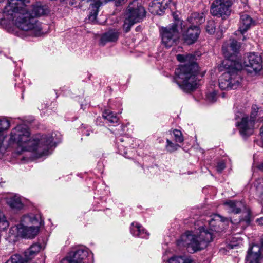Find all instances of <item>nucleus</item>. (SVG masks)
<instances>
[{"mask_svg":"<svg viewBox=\"0 0 263 263\" xmlns=\"http://www.w3.org/2000/svg\"><path fill=\"white\" fill-rule=\"evenodd\" d=\"M240 44L236 40L230 39L228 42L223 43L222 47V51L224 57L226 58L222 62L223 66L234 65L231 63H242L241 60L238 56Z\"/></svg>","mask_w":263,"mask_h":263,"instance_id":"obj_7","label":"nucleus"},{"mask_svg":"<svg viewBox=\"0 0 263 263\" xmlns=\"http://www.w3.org/2000/svg\"><path fill=\"white\" fill-rule=\"evenodd\" d=\"M216 221L217 219L212 218L208 220L209 229L204 226L199 227L195 233L192 231H186L178 240L177 245L191 248L193 252L205 249L213 240V232L218 231L214 224Z\"/></svg>","mask_w":263,"mask_h":263,"instance_id":"obj_3","label":"nucleus"},{"mask_svg":"<svg viewBox=\"0 0 263 263\" xmlns=\"http://www.w3.org/2000/svg\"><path fill=\"white\" fill-rule=\"evenodd\" d=\"M15 87L18 85V87H20L19 85L20 84V82L21 81V83L22 82V79L20 78L19 77H16L15 79Z\"/></svg>","mask_w":263,"mask_h":263,"instance_id":"obj_39","label":"nucleus"},{"mask_svg":"<svg viewBox=\"0 0 263 263\" xmlns=\"http://www.w3.org/2000/svg\"><path fill=\"white\" fill-rule=\"evenodd\" d=\"M177 60L180 62H187L191 59L194 60V56L192 55H184L183 54H178L176 57Z\"/></svg>","mask_w":263,"mask_h":263,"instance_id":"obj_35","label":"nucleus"},{"mask_svg":"<svg viewBox=\"0 0 263 263\" xmlns=\"http://www.w3.org/2000/svg\"><path fill=\"white\" fill-rule=\"evenodd\" d=\"M174 23L160 29L162 44L167 48L175 45L179 38L178 27L182 25V21L175 17Z\"/></svg>","mask_w":263,"mask_h":263,"instance_id":"obj_8","label":"nucleus"},{"mask_svg":"<svg viewBox=\"0 0 263 263\" xmlns=\"http://www.w3.org/2000/svg\"><path fill=\"white\" fill-rule=\"evenodd\" d=\"M174 140L176 142L181 143L183 141L184 139L181 132L178 129L173 130Z\"/></svg>","mask_w":263,"mask_h":263,"instance_id":"obj_32","label":"nucleus"},{"mask_svg":"<svg viewBox=\"0 0 263 263\" xmlns=\"http://www.w3.org/2000/svg\"><path fill=\"white\" fill-rule=\"evenodd\" d=\"M183 40L186 44L192 45L195 43L199 37L201 30L199 26L188 25L187 23L179 25Z\"/></svg>","mask_w":263,"mask_h":263,"instance_id":"obj_10","label":"nucleus"},{"mask_svg":"<svg viewBox=\"0 0 263 263\" xmlns=\"http://www.w3.org/2000/svg\"><path fill=\"white\" fill-rule=\"evenodd\" d=\"M141 29V27L140 26H138L136 28V31H139Z\"/></svg>","mask_w":263,"mask_h":263,"instance_id":"obj_45","label":"nucleus"},{"mask_svg":"<svg viewBox=\"0 0 263 263\" xmlns=\"http://www.w3.org/2000/svg\"><path fill=\"white\" fill-rule=\"evenodd\" d=\"M233 64L234 65L227 66L231 76V89H235L240 86L242 80L241 74V70L243 68L242 63L236 62Z\"/></svg>","mask_w":263,"mask_h":263,"instance_id":"obj_12","label":"nucleus"},{"mask_svg":"<svg viewBox=\"0 0 263 263\" xmlns=\"http://www.w3.org/2000/svg\"><path fill=\"white\" fill-rule=\"evenodd\" d=\"M103 118L110 124L117 123L119 118L117 114L109 109H105L102 114Z\"/></svg>","mask_w":263,"mask_h":263,"instance_id":"obj_24","label":"nucleus"},{"mask_svg":"<svg viewBox=\"0 0 263 263\" xmlns=\"http://www.w3.org/2000/svg\"><path fill=\"white\" fill-rule=\"evenodd\" d=\"M119 152L120 153V154H121L124 155L125 157H127V156H126V154H127L126 152L124 151V152L122 153V151H121V149H119Z\"/></svg>","mask_w":263,"mask_h":263,"instance_id":"obj_44","label":"nucleus"},{"mask_svg":"<svg viewBox=\"0 0 263 263\" xmlns=\"http://www.w3.org/2000/svg\"><path fill=\"white\" fill-rule=\"evenodd\" d=\"M258 168L260 171H263V162L258 165Z\"/></svg>","mask_w":263,"mask_h":263,"instance_id":"obj_43","label":"nucleus"},{"mask_svg":"<svg viewBox=\"0 0 263 263\" xmlns=\"http://www.w3.org/2000/svg\"><path fill=\"white\" fill-rule=\"evenodd\" d=\"M42 246L40 244L35 243L31 245L30 248L24 252V257L28 261L32 259L40 251Z\"/></svg>","mask_w":263,"mask_h":263,"instance_id":"obj_23","label":"nucleus"},{"mask_svg":"<svg viewBox=\"0 0 263 263\" xmlns=\"http://www.w3.org/2000/svg\"><path fill=\"white\" fill-rule=\"evenodd\" d=\"M80 1L82 2H86L87 3L94 1V3L92 4V7L95 9L96 10L95 11L91 14H89V19L91 21H94L97 17V15L98 14V8L103 4V2L101 1V0H80Z\"/></svg>","mask_w":263,"mask_h":263,"instance_id":"obj_27","label":"nucleus"},{"mask_svg":"<svg viewBox=\"0 0 263 263\" xmlns=\"http://www.w3.org/2000/svg\"><path fill=\"white\" fill-rule=\"evenodd\" d=\"M120 32L116 29L109 30L108 31L102 34L100 44L104 46L107 43L116 42L119 36Z\"/></svg>","mask_w":263,"mask_h":263,"instance_id":"obj_17","label":"nucleus"},{"mask_svg":"<svg viewBox=\"0 0 263 263\" xmlns=\"http://www.w3.org/2000/svg\"><path fill=\"white\" fill-rule=\"evenodd\" d=\"M41 222L39 216L25 215L22 217L20 223L13 228L17 230L18 234L23 238L32 239L39 232Z\"/></svg>","mask_w":263,"mask_h":263,"instance_id":"obj_5","label":"nucleus"},{"mask_svg":"<svg viewBox=\"0 0 263 263\" xmlns=\"http://www.w3.org/2000/svg\"><path fill=\"white\" fill-rule=\"evenodd\" d=\"M172 0H153L149 5L150 12L156 15H162Z\"/></svg>","mask_w":263,"mask_h":263,"instance_id":"obj_15","label":"nucleus"},{"mask_svg":"<svg viewBox=\"0 0 263 263\" xmlns=\"http://www.w3.org/2000/svg\"><path fill=\"white\" fill-rule=\"evenodd\" d=\"M205 30L209 34H213L216 31V24L214 21L210 20L207 21Z\"/></svg>","mask_w":263,"mask_h":263,"instance_id":"obj_29","label":"nucleus"},{"mask_svg":"<svg viewBox=\"0 0 263 263\" xmlns=\"http://www.w3.org/2000/svg\"><path fill=\"white\" fill-rule=\"evenodd\" d=\"M257 117H258V120L262 121L263 120V110L256 105H253L250 117L243 116L241 121L236 123L242 136L248 137L253 134L255 121Z\"/></svg>","mask_w":263,"mask_h":263,"instance_id":"obj_6","label":"nucleus"},{"mask_svg":"<svg viewBox=\"0 0 263 263\" xmlns=\"http://www.w3.org/2000/svg\"><path fill=\"white\" fill-rule=\"evenodd\" d=\"M10 140L27 151L34 152L41 156L48 154L49 150L54 146L52 136L45 135L40 140L31 139L29 128L24 124L18 125L12 130Z\"/></svg>","mask_w":263,"mask_h":263,"instance_id":"obj_2","label":"nucleus"},{"mask_svg":"<svg viewBox=\"0 0 263 263\" xmlns=\"http://www.w3.org/2000/svg\"><path fill=\"white\" fill-rule=\"evenodd\" d=\"M226 164L224 162L220 161L218 163L216 166V170L219 173H221L222 171L225 168Z\"/></svg>","mask_w":263,"mask_h":263,"instance_id":"obj_38","label":"nucleus"},{"mask_svg":"<svg viewBox=\"0 0 263 263\" xmlns=\"http://www.w3.org/2000/svg\"><path fill=\"white\" fill-rule=\"evenodd\" d=\"M217 219V221L214 222V224L215 225V228L217 229L218 231H219L218 229L217 228V225L219 226V224H218L220 222H222L224 221L223 218H222L221 216H220L219 215H215L214 216V218H209V220H210V219ZM217 232V231H216Z\"/></svg>","mask_w":263,"mask_h":263,"instance_id":"obj_37","label":"nucleus"},{"mask_svg":"<svg viewBox=\"0 0 263 263\" xmlns=\"http://www.w3.org/2000/svg\"><path fill=\"white\" fill-rule=\"evenodd\" d=\"M252 22V18L250 15L245 13H241L238 31L243 34L250 28Z\"/></svg>","mask_w":263,"mask_h":263,"instance_id":"obj_19","label":"nucleus"},{"mask_svg":"<svg viewBox=\"0 0 263 263\" xmlns=\"http://www.w3.org/2000/svg\"><path fill=\"white\" fill-rule=\"evenodd\" d=\"M9 227V222L6 220L3 213L0 211V229L5 230Z\"/></svg>","mask_w":263,"mask_h":263,"instance_id":"obj_31","label":"nucleus"},{"mask_svg":"<svg viewBox=\"0 0 263 263\" xmlns=\"http://www.w3.org/2000/svg\"><path fill=\"white\" fill-rule=\"evenodd\" d=\"M4 0H0V2H3Z\"/></svg>","mask_w":263,"mask_h":263,"instance_id":"obj_48","label":"nucleus"},{"mask_svg":"<svg viewBox=\"0 0 263 263\" xmlns=\"http://www.w3.org/2000/svg\"><path fill=\"white\" fill-rule=\"evenodd\" d=\"M28 0H8L4 9L5 16L14 22L16 26L27 35L39 36L42 33L41 24L35 18L46 14L48 10L46 6L36 3L33 5L31 13L29 12L27 4Z\"/></svg>","mask_w":263,"mask_h":263,"instance_id":"obj_1","label":"nucleus"},{"mask_svg":"<svg viewBox=\"0 0 263 263\" xmlns=\"http://www.w3.org/2000/svg\"><path fill=\"white\" fill-rule=\"evenodd\" d=\"M20 87L22 88V92L23 93V92L24 91V89L23 88V87L22 86H20Z\"/></svg>","mask_w":263,"mask_h":263,"instance_id":"obj_47","label":"nucleus"},{"mask_svg":"<svg viewBox=\"0 0 263 263\" xmlns=\"http://www.w3.org/2000/svg\"><path fill=\"white\" fill-rule=\"evenodd\" d=\"M226 68V71L222 73L219 79V86L221 90L231 89V76L228 71V66H224Z\"/></svg>","mask_w":263,"mask_h":263,"instance_id":"obj_20","label":"nucleus"},{"mask_svg":"<svg viewBox=\"0 0 263 263\" xmlns=\"http://www.w3.org/2000/svg\"><path fill=\"white\" fill-rule=\"evenodd\" d=\"M166 149L169 152H173L177 149L179 145L174 144L169 139L166 140Z\"/></svg>","mask_w":263,"mask_h":263,"instance_id":"obj_34","label":"nucleus"},{"mask_svg":"<svg viewBox=\"0 0 263 263\" xmlns=\"http://www.w3.org/2000/svg\"><path fill=\"white\" fill-rule=\"evenodd\" d=\"M136 23L129 19L126 16H125L124 24L123 25V28L126 33L128 32L132 28V27Z\"/></svg>","mask_w":263,"mask_h":263,"instance_id":"obj_30","label":"nucleus"},{"mask_svg":"<svg viewBox=\"0 0 263 263\" xmlns=\"http://www.w3.org/2000/svg\"><path fill=\"white\" fill-rule=\"evenodd\" d=\"M8 204L13 209L20 210L23 206L20 197L15 195L8 199Z\"/></svg>","mask_w":263,"mask_h":263,"instance_id":"obj_26","label":"nucleus"},{"mask_svg":"<svg viewBox=\"0 0 263 263\" xmlns=\"http://www.w3.org/2000/svg\"><path fill=\"white\" fill-rule=\"evenodd\" d=\"M257 221L259 225L263 226V217L258 219Z\"/></svg>","mask_w":263,"mask_h":263,"instance_id":"obj_41","label":"nucleus"},{"mask_svg":"<svg viewBox=\"0 0 263 263\" xmlns=\"http://www.w3.org/2000/svg\"><path fill=\"white\" fill-rule=\"evenodd\" d=\"M232 0H214L210 6V13L214 16L227 19L232 12Z\"/></svg>","mask_w":263,"mask_h":263,"instance_id":"obj_9","label":"nucleus"},{"mask_svg":"<svg viewBox=\"0 0 263 263\" xmlns=\"http://www.w3.org/2000/svg\"><path fill=\"white\" fill-rule=\"evenodd\" d=\"M88 255L87 249L81 247L71 251L68 255L62 260V263H84V260Z\"/></svg>","mask_w":263,"mask_h":263,"instance_id":"obj_14","label":"nucleus"},{"mask_svg":"<svg viewBox=\"0 0 263 263\" xmlns=\"http://www.w3.org/2000/svg\"><path fill=\"white\" fill-rule=\"evenodd\" d=\"M127 0H118L116 1V6H120L123 4H124Z\"/></svg>","mask_w":263,"mask_h":263,"instance_id":"obj_40","label":"nucleus"},{"mask_svg":"<svg viewBox=\"0 0 263 263\" xmlns=\"http://www.w3.org/2000/svg\"><path fill=\"white\" fill-rule=\"evenodd\" d=\"M242 66L243 68H246L248 72L256 73L262 68V58L258 53H250Z\"/></svg>","mask_w":263,"mask_h":263,"instance_id":"obj_13","label":"nucleus"},{"mask_svg":"<svg viewBox=\"0 0 263 263\" xmlns=\"http://www.w3.org/2000/svg\"><path fill=\"white\" fill-rule=\"evenodd\" d=\"M260 248V252L259 253L260 254V257H261V255L263 254V241L261 242V247L259 245H258ZM262 258H263L262 257Z\"/></svg>","mask_w":263,"mask_h":263,"instance_id":"obj_42","label":"nucleus"},{"mask_svg":"<svg viewBox=\"0 0 263 263\" xmlns=\"http://www.w3.org/2000/svg\"><path fill=\"white\" fill-rule=\"evenodd\" d=\"M206 99L210 102H214L216 101V93L212 91L207 94Z\"/></svg>","mask_w":263,"mask_h":263,"instance_id":"obj_36","label":"nucleus"},{"mask_svg":"<svg viewBox=\"0 0 263 263\" xmlns=\"http://www.w3.org/2000/svg\"><path fill=\"white\" fill-rule=\"evenodd\" d=\"M198 66L195 62L180 65L175 71L173 81L185 92H191L196 88V76Z\"/></svg>","mask_w":263,"mask_h":263,"instance_id":"obj_4","label":"nucleus"},{"mask_svg":"<svg viewBox=\"0 0 263 263\" xmlns=\"http://www.w3.org/2000/svg\"><path fill=\"white\" fill-rule=\"evenodd\" d=\"M130 232L133 236L142 238L147 239L149 236V233L141 225L136 222L132 223Z\"/></svg>","mask_w":263,"mask_h":263,"instance_id":"obj_18","label":"nucleus"},{"mask_svg":"<svg viewBox=\"0 0 263 263\" xmlns=\"http://www.w3.org/2000/svg\"><path fill=\"white\" fill-rule=\"evenodd\" d=\"M243 217L241 218L238 222H234L231 220V222L232 223H236L238 227H240L242 229H244L250 224L251 213L249 211H247L243 213Z\"/></svg>","mask_w":263,"mask_h":263,"instance_id":"obj_25","label":"nucleus"},{"mask_svg":"<svg viewBox=\"0 0 263 263\" xmlns=\"http://www.w3.org/2000/svg\"><path fill=\"white\" fill-rule=\"evenodd\" d=\"M223 204L227 206L228 212L234 214L240 213L243 206L241 202L234 200H229L224 202Z\"/></svg>","mask_w":263,"mask_h":263,"instance_id":"obj_22","label":"nucleus"},{"mask_svg":"<svg viewBox=\"0 0 263 263\" xmlns=\"http://www.w3.org/2000/svg\"><path fill=\"white\" fill-rule=\"evenodd\" d=\"M260 248L258 245L250 247L246 257L247 263H263V258L260 257Z\"/></svg>","mask_w":263,"mask_h":263,"instance_id":"obj_16","label":"nucleus"},{"mask_svg":"<svg viewBox=\"0 0 263 263\" xmlns=\"http://www.w3.org/2000/svg\"><path fill=\"white\" fill-rule=\"evenodd\" d=\"M10 127V122L5 118L0 119V133L8 129Z\"/></svg>","mask_w":263,"mask_h":263,"instance_id":"obj_33","label":"nucleus"},{"mask_svg":"<svg viewBox=\"0 0 263 263\" xmlns=\"http://www.w3.org/2000/svg\"><path fill=\"white\" fill-rule=\"evenodd\" d=\"M28 261L26 260L25 257L23 258L21 255L15 254L12 255L6 263H26Z\"/></svg>","mask_w":263,"mask_h":263,"instance_id":"obj_28","label":"nucleus"},{"mask_svg":"<svg viewBox=\"0 0 263 263\" xmlns=\"http://www.w3.org/2000/svg\"><path fill=\"white\" fill-rule=\"evenodd\" d=\"M205 21L203 13L194 12L192 13L191 16L187 18L186 23L188 25L199 26ZM185 24V23H184Z\"/></svg>","mask_w":263,"mask_h":263,"instance_id":"obj_21","label":"nucleus"},{"mask_svg":"<svg viewBox=\"0 0 263 263\" xmlns=\"http://www.w3.org/2000/svg\"><path fill=\"white\" fill-rule=\"evenodd\" d=\"M238 114H240V115H241V114H241V112H238L236 114V118H238V117H239V116Z\"/></svg>","mask_w":263,"mask_h":263,"instance_id":"obj_46","label":"nucleus"},{"mask_svg":"<svg viewBox=\"0 0 263 263\" xmlns=\"http://www.w3.org/2000/svg\"><path fill=\"white\" fill-rule=\"evenodd\" d=\"M145 15L144 8L137 0H134L129 4L125 13V16L136 23L142 21Z\"/></svg>","mask_w":263,"mask_h":263,"instance_id":"obj_11","label":"nucleus"}]
</instances>
